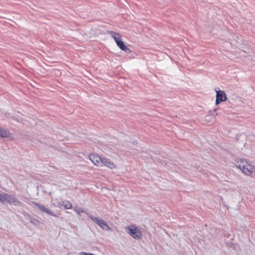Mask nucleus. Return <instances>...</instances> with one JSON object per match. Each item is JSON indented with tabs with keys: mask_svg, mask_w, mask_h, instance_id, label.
Wrapping results in <instances>:
<instances>
[{
	"mask_svg": "<svg viewBox=\"0 0 255 255\" xmlns=\"http://www.w3.org/2000/svg\"><path fill=\"white\" fill-rule=\"evenodd\" d=\"M236 165L246 175H255V166L250 161L243 158L238 159L236 161Z\"/></svg>",
	"mask_w": 255,
	"mask_h": 255,
	"instance_id": "obj_1",
	"label": "nucleus"
},
{
	"mask_svg": "<svg viewBox=\"0 0 255 255\" xmlns=\"http://www.w3.org/2000/svg\"><path fill=\"white\" fill-rule=\"evenodd\" d=\"M108 33L114 39L118 46L123 51L125 52H130V49L125 45L122 40V35L118 32L114 31H109Z\"/></svg>",
	"mask_w": 255,
	"mask_h": 255,
	"instance_id": "obj_2",
	"label": "nucleus"
},
{
	"mask_svg": "<svg viewBox=\"0 0 255 255\" xmlns=\"http://www.w3.org/2000/svg\"><path fill=\"white\" fill-rule=\"evenodd\" d=\"M128 234L135 239H140L142 237L141 231L135 226L131 225L126 228Z\"/></svg>",
	"mask_w": 255,
	"mask_h": 255,
	"instance_id": "obj_3",
	"label": "nucleus"
},
{
	"mask_svg": "<svg viewBox=\"0 0 255 255\" xmlns=\"http://www.w3.org/2000/svg\"><path fill=\"white\" fill-rule=\"evenodd\" d=\"M89 159L93 163L98 167L102 166L103 158L97 153H91L89 155Z\"/></svg>",
	"mask_w": 255,
	"mask_h": 255,
	"instance_id": "obj_4",
	"label": "nucleus"
},
{
	"mask_svg": "<svg viewBox=\"0 0 255 255\" xmlns=\"http://www.w3.org/2000/svg\"><path fill=\"white\" fill-rule=\"evenodd\" d=\"M215 91L216 92V105H218L221 102H225L227 100L226 94L224 91L215 89Z\"/></svg>",
	"mask_w": 255,
	"mask_h": 255,
	"instance_id": "obj_5",
	"label": "nucleus"
},
{
	"mask_svg": "<svg viewBox=\"0 0 255 255\" xmlns=\"http://www.w3.org/2000/svg\"><path fill=\"white\" fill-rule=\"evenodd\" d=\"M0 201L1 202H7L9 203H15L17 201L16 199L12 195L6 193H0Z\"/></svg>",
	"mask_w": 255,
	"mask_h": 255,
	"instance_id": "obj_6",
	"label": "nucleus"
},
{
	"mask_svg": "<svg viewBox=\"0 0 255 255\" xmlns=\"http://www.w3.org/2000/svg\"><path fill=\"white\" fill-rule=\"evenodd\" d=\"M92 220L105 230H111V228L107 225V223L101 218L97 217H91Z\"/></svg>",
	"mask_w": 255,
	"mask_h": 255,
	"instance_id": "obj_7",
	"label": "nucleus"
},
{
	"mask_svg": "<svg viewBox=\"0 0 255 255\" xmlns=\"http://www.w3.org/2000/svg\"><path fill=\"white\" fill-rule=\"evenodd\" d=\"M105 166L107 167L113 169L116 168L115 164L111 161V160L107 158H103L102 166Z\"/></svg>",
	"mask_w": 255,
	"mask_h": 255,
	"instance_id": "obj_8",
	"label": "nucleus"
},
{
	"mask_svg": "<svg viewBox=\"0 0 255 255\" xmlns=\"http://www.w3.org/2000/svg\"><path fill=\"white\" fill-rule=\"evenodd\" d=\"M9 132L6 129L0 128V136L2 137H7L10 136Z\"/></svg>",
	"mask_w": 255,
	"mask_h": 255,
	"instance_id": "obj_9",
	"label": "nucleus"
},
{
	"mask_svg": "<svg viewBox=\"0 0 255 255\" xmlns=\"http://www.w3.org/2000/svg\"><path fill=\"white\" fill-rule=\"evenodd\" d=\"M36 205L38 207L39 210L44 212H46L49 214L52 215L50 211H49L46 208H45L44 206L39 205L38 204H36Z\"/></svg>",
	"mask_w": 255,
	"mask_h": 255,
	"instance_id": "obj_10",
	"label": "nucleus"
},
{
	"mask_svg": "<svg viewBox=\"0 0 255 255\" xmlns=\"http://www.w3.org/2000/svg\"><path fill=\"white\" fill-rule=\"evenodd\" d=\"M64 207L67 209H70L72 208V205L70 203L67 202L66 204L64 205Z\"/></svg>",
	"mask_w": 255,
	"mask_h": 255,
	"instance_id": "obj_11",
	"label": "nucleus"
}]
</instances>
